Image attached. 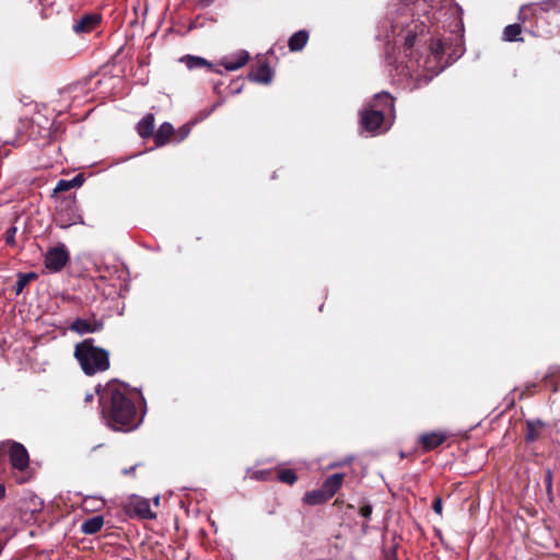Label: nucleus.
<instances>
[{"label":"nucleus","mask_w":560,"mask_h":560,"mask_svg":"<svg viewBox=\"0 0 560 560\" xmlns=\"http://www.w3.org/2000/svg\"><path fill=\"white\" fill-rule=\"evenodd\" d=\"M104 525V517L101 515L93 516L84 521L81 525V532L86 535L98 533Z\"/></svg>","instance_id":"nucleus-13"},{"label":"nucleus","mask_w":560,"mask_h":560,"mask_svg":"<svg viewBox=\"0 0 560 560\" xmlns=\"http://www.w3.org/2000/svg\"><path fill=\"white\" fill-rule=\"evenodd\" d=\"M522 26L520 23L510 24L504 27L502 39L505 42H523L521 37Z\"/></svg>","instance_id":"nucleus-19"},{"label":"nucleus","mask_w":560,"mask_h":560,"mask_svg":"<svg viewBox=\"0 0 560 560\" xmlns=\"http://www.w3.org/2000/svg\"><path fill=\"white\" fill-rule=\"evenodd\" d=\"M94 399V395L92 393H88L84 397L85 402H91Z\"/></svg>","instance_id":"nucleus-33"},{"label":"nucleus","mask_w":560,"mask_h":560,"mask_svg":"<svg viewBox=\"0 0 560 560\" xmlns=\"http://www.w3.org/2000/svg\"><path fill=\"white\" fill-rule=\"evenodd\" d=\"M70 182H72V188L75 186H81L82 184V179L80 178V176L72 178Z\"/></svg>","instance_id":"nucleus-32"},{"label":"nucleus","mask_w":560,"mask_h":560,"mask_svg":"<svg viewBox=\"0 0 560 560\" xmlns=\"http://www.w3.org/2000/svg\"><path fill=\"white\" fill-rule=\"evenodd\" d=\"M75 223H83V220L80 214H73V218H71L66 224H62V228L75 224Z\"/></svg>","instance_id":"nucleus-26"},{"label":"nucleus","mask_w":560,"mask_h":560,"mask_svg":"<svg viewBox=\"0 0 560 560\" xmlns=\"http://www.w3.org/2000/svg\"><path fill=\"white\" fill-rule=\"evenodd\" d=\"M138 394L122 384L112 385L102 396V412L108 427L116 431H131L139 420L135 400Z\"/></svg>","instance_id":"nucleus-1"},{"label":"nucleus","mask_w":560,"mask_h":560,"mask_svg":"<svg viewBox=\"0 0 560 560\" xmlns=\"http://www.w3.org/2000/svg\"><path fill=\"white\" fill-rule=\"evenodd\" d=\"M278 478L280 481L288 485H293L298 480V476L292 469L279 470Z\"/></svg>","instance_id":"nucleus-23"},{"label":"nucleus","mask_w":560,"mask_h":560,"mask_svg":"<svg viewBox=\"0 0 560 560\" xmlns=\"http://www.w3.org/2000/svg\"><path fill=\"white\" fill-rule=\"evenodd\" d=\"M432 509L433 511L441 515L442 514V510H443V504H442V500L440 498L435 499L434 502H433V505H432Z\"/></svg>","instance_id":"nucleus-25"},{"label":"nucleus","mask_w":560,"mask_h":560,"mask_svg":"<svg viewBox=\"0 0 560 560\" xmlns=\"http://www.w3.org/2000/svg\"><path fill=\"white\" fill-rule=\"evenodd\" d=\"M386 110L394 112V98L387 92L377 93L372 104L361 113V124L368 131L378 130L383 122Z\"/></svg>","instance_id":"nucleus-3"},{"label":"nucleus","mask_w":560,"mask_h":560,"mask_svg":"<svg viewBox=\"0 0 560 560\" xmlns=\"http://www.w3.org/2000/svg\"><path fill=\"white\" fill-rule=\"evenodd\" d=\"M544 422L540 420L528 421L527 422V432H526V441L534 442L539 438L540 431L544 428Z\"/></svg>","instance_id":"nucleus-21"},{"label":"nucleus","mask_w":560,"mask_h":560,"mask_svg":"<svg viewBox=\"0 0 560 560\" xmlns=\"http://www.w3.org/2000/svg\"><path fill=\"white\" fill-rule=\"evenodd\" d=\"M528 8L523 5L518 11V20L524 23L527 20L526 12Z\"/></svg>","instance_id":"nucleus-28"},{"label":"nucleus","mask_w":560,"mask_h":560,"mask_svg":"<svg viewBox=\"0 0 560 560\" xmlns=\"http://www.w3.org/2000/svg\"><path fill=\"white\" fill-rule=\"evenodd\" d=\"M154 130V117L149 114L143 117L137 125V131L141 138H149Z\"/></svg>","instance_id":"nucleus-17"},{"label":"nucleus","mask_w":560,"mask_h":560,"mask_svg":"<svg viewBox=\"0 0 560 560\" xmlns=\"http://www.w3.org/2000/svg\"><path fill=\"white\" fill-rule=\"evenodd\" d=\"M174 132V128L171 124L164 122L160 126L158 131L154 135V141L158 147L164 145L168 142L172 135Z\"/></svg>","instance_id":"nucleus-16"},{"label":"nucleus","mask_w":560,"mask_h":560,"mask_svg":"<svg viewBox=\"0 0 560 560\" xmlns=\"http://www.w3.org/2000/svg\"><path fill=\"white\" fill-rule=\"evenodd\" d=\"M101 22V16L96 13L86 14L82 16L78 22L73 25V31L75 33H88L93 31L98 23Z\"/></svg>","instance_id":"nucleus-8"},{"label":"nucleus","mask_w":560,"mask_h":560,"mask_svg":"<svg viewBox=\"0 0 560 560\" xmlns=\"http://www.w3.org/2000/svg\"><path fill=\"white\" fill-rule=\"evenodd\" d=\"M250 79L258 83H269L272 79V71L267 62H261L249 74Z\"/></svg>","instance_id":"nucleus-11"},{"label":"nucleus","mask_w":560,"mask_h":560,"mask_svg":"<svg viewBox=\"0 0 560 560\" xmlns=\"http://www.w3.org/2000/svg\"><path fill=\"white\" fill-rule=\"evenodd\" d=\"M9 457L12 466L23 470L28 466V454L26 448L20 443H11L9 445Z\"/></svg>","instance_id":"nucleus-7"},{"label":"nucleus","mask_w":560,"mask_h":560,"mask_svg":"<svg viewBox=\"0 0 560 560\" xmlns=\"http://www.w3.org/2000/svg\"><path fill=\"white\" fill-rule=\"evenodd\" d=\"M393 37H402L405 46L409 49L413 46L416 39V32L413 30H405L402 26L398 27V25H393L392 27Z\"/></svg>","instance_id":"nucleus-14"},{"label":"nucleus","mask_w":560,"mask_h":560,"mask_svg":"<svg viewBox=\"0 0 560 560\" xmlns=\"http://www.w3.org/2000/svg\"><path fill=\"white\" fill-rule=\"evenodd\" d=\"M72 188V182H69V180H66V179H60L57 185H56V188H55V191L58 192V191H68Z\"/></svg>","instance_id":"nucleus-24"},{"label":"nucleus","mask_w":560,"mask_h":560,"mask_svg":"<svg viewBox=\"0 0 560 560\" xmlns=\"http://www.w3.org/2000/svg\"><path fill=\"white\" fill-rule=\"evenodd\" d=\"M92 338L84 339L74 347V358L84 374L92 376L109 369V353L96 347Z\"/></svg>","instance_id":"nucleus-2"},{"label":"nucleus","mask_w":560,"mask_h":560,"mask_svg":"<svg viewBox=\"0 0 560 560\" xmlns=\"http://www.w3.org/2000/svg\"><path fill=\"white\" fill-rule=\"evenodd\" d=\"M70 259L69 252L63 244L55 246L45 255L44 265L49 272H59Z\"/></svg>","instance_id":"nucleus-4"},{"label":"nucleus","mask_w":560,"mask_h":560,"mask_svg":"<svg viewBox=\"0 0 560 560\" xmlns=\"http://www.w3.org/2000/svg\"><path fill=\"white\" fill-rule=\"evenodd\" d=\"M308 34L306 31H299L294 33L289 39V48L291 51L301 50L307 43Z\"/></svg>","instance_id":"nucleus-18"},{"label":"nucleus","mask_w":560,"mask_h":560,"mask_svg":"<svg viewBox=\"0 0 560 560\" xmlns=\"http://www.w3.org/2000/svg\"><path fill=\"white\" fill-rule=\"evenodd\" d=\"M327 500H329V498L324 492V490L322 488L310 491V492L305 493V495H304V502L310 505L322 504V503L326 502Z\"/></svg>","instance_id":"nucleus-20"},{"label":"nucleus","mask_w":560,"mask_h":560,"mask_svg":"<svg viewBox=\"0 0 560 560\" xmlns=\"http://www.w3.org/2000/svg\"><path fill=\"white\" fill-rule=\"evenodd\" d=\"M343 481V475L342 474H334L332 476L328 477L323 486L322 489L324 492L328 495V498H332L334 494L339 490Z\"/></svg>","instance_id":"nucleus-12"},{"label":"nucleus","mask_w":560,"mask_h":560,"mask_svg":"<svg viewBox=\"0 0 560 560\" xmlns=\"http://www.w3.org/2000/svg\"><path fill=\"white\" fill-rule=\"evenodd\" d=\"M15 232H16L15 228H11L10 230H8V232H7V242L9 244H13Z\"/></svg>","instance_id":"nucleus-29"},{"label":"nucleus","mask_w":560,"mask_h":560,"mask_svg":"<svg viewBox=\"0 0 560 560\" xmlns=\"http://www.w3.org/2000/svg\"><path fill=\"white\" fill-rule=\"evenodd\" d=\"M135 468H136V467L133 466V467H130L129 469H124V471H122V472H124L125 475L130 474L131 471H133V470H135Z\"/></svg>","instance_id":"nucleus-35"},{"label":"nucleus","mask_w":560,"mask_h":560,"mask_svg":"<svg viewBox=\"0 0 560 560\" xmlns=\"http://www.w3.org/2000/svg\"><path fill=\"white\" fill-rule=\"evenodd\" d=\"M360 514L361 516L365 517V518H369L372 514V506L371 505H363L361 509H360Z\"/></svg>","instance_id":"nucleus-27"},{"label":"nucleus","mask_w":560,"mask_h":560,"mask_svg":"<svg viewBox=\"0 0 560 560\" xmlns=\"http://www.w3.org/2000/svg\"><path fill=\"white\" fill-rule=\"evenodd\" d=\"M446 435L441 432H431L420 436V443L424 451H431L441 445Z\"/></svg>","instance_id":"nucleus-10"},{"label":"nucleus","mask_w":560,"mask_h":560,"mask_svg":"<svg viewBox=\"0 0 560 560\" xmlns=\"http://www.w3.org/2000/svg\"><path fill=\"white\" fill-rule=\"evenodd\" d=\"M4 491H5V489H4L3 485L0 483V499L4 495Z\"/></svg>","instance_id":"nucleus-34"},{"label":"nucleus","mask_w":560,"mask_h":560,"mask_svg":"<svg viewBox=\"0 0 560 560\" xmlns=\"http://www.w3.org/2000/svg\"><path fill=\"white\" fill-rule=\"evenodd\" d=\"M125 510L130 516H137L144 520L155 518V514L151 511L150 502L147 499L132 495L126 504Z\"/></svg>","instance_id":"nucleus-5"},{"label":"nucleus","mask_w":560,"mask_h":560,"mask_svg":"<svg viewBox=\"0 0 560 560\" xmlns=\"http://www.w3.org/2000/svg\"><path fill=\"white\" fill-rule=\"evenodd\" d=\"M95 500L92 499V498H88L84 500L83 502V505H84V509L85 510H92V509H96L95 506H92V503L94 502Z\"/></svg>","instance_id":"nucleus-30"},{"label":"nucleus","mask_w":560,"mask_h":560,"mask_svg":"<svg viewBox=\"0 0 560 560\" xmlns=\"http://www.w3.org/2000/svg\"><path fill=\"white\" fill-rule=\"evenodd\" d=\"M248 59V52L245 50H240L236 54L224 58L222 65L228 71H235L245 66Z\"/></svg>","instance_id":"nucleus-9"},{"label":"nucleus","mask_w":560,"mask_h":560,"mask_svg":"<svg viewBox=\"0 0 560 560\" xmlns=\"http://www.w3.org/2000/svg\"><path fill=\"white\" fill-rule=\"evenodd\" d=\"M104 323L95 317L92 318H75L69 329L79 335L93 334L103 329Z\"/></svg>","instance_id":"nucleus-6"},{"label":"nucleus","mask_w":560,"mask_h":560,"mask_svg":"<svg viewBox=\"0 0 560 560\" xmlns=\"http://www.w3.org/2000/svg\"><path fill=\"white\" fill-rule=\"evenodd\" d=\"M36 273L28 272V273H19L18 280L14 285L15 294L19 295L23 292L24 288L34 279H36Z\"/></svg>","instance_id":"nucleus-22"},{"label":"nucleus","mask_w":560,"mask_h":560,"mask_svg":"<svg viewBox=\"0 0 560 560\" xmlns=\"http://www.w3.org/2000/svg\"><path fill=\"white\" fill-rule=\"evenodd\" d=\"M95 500L92 499V498H88L84 500L83 502V505H84V509L85 510H92V509H96L95 506H92V503L94 502Z\"/></svg>","instance_id":"nucleus-31"},{"label":"nucleus","mask_w":560,"mask_h":560,"mask_svg":"<svg viewBox=\"0 0 560 560\" xmlns=\"http://www.w3.org/2000/svg\"><path fill=\"white\" fill-rule=\"evenodd\" d=\"M179 61L184 63L189 70L203 67L212 69V65L208 60L198 56L186 55L182 57Z\"/></svg>","instance_id":"nucleus-15"}]
</instances>
